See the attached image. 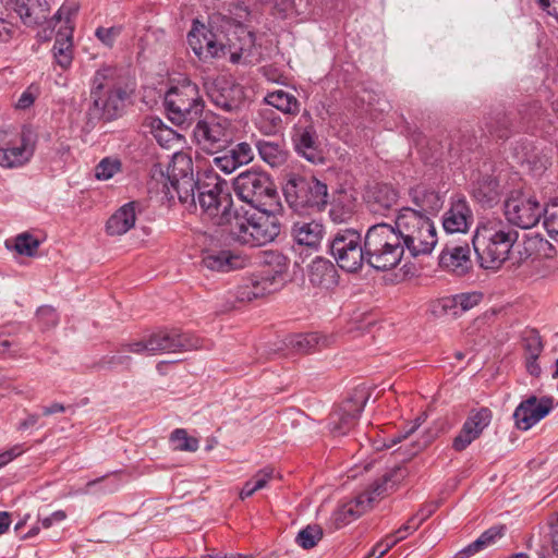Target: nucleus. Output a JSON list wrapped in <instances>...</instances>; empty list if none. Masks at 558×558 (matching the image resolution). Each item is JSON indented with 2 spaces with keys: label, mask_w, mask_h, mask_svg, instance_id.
Listing matches in <instances>:
<instances>
[{
  "label": "nucleus",
  "mask_w": 558,
  "mask_h": 558,
  "mask_svg": "<svg viewBox=\"0 0 558 558\" xmlns=\"http://www.w3.org/2000/svg\"><path fill=\"white\" fill-rule=\"evenodd\" d=\"M138 202H130L121 206L107 221V232L110 235H122L135 226L136 215L140 211Z\"/></svg>",
  "instance_id": "c85d7f7f"
},
{
  "label": "nucleus",
  "mask_w": 558,
  "mask_h": 558,
  "mask_svg": "<svg viewBox=\"0 0 558 558\" xmlns=\"http://www.w3.org/2000/svg\"><path fill=\"white\" fill-rule=\"evenodd\" d=\"M411 201L420 208V211L427 214L437 213L444 204L440 194L433 189L418 184L409 191Z\"/></svg>",
  "instance_id": "c756f323"
},
{
  "label": "nucleus",
  "mask_w": 558,
  "mask_h": 558,
  "mask_svg": "<svg viewBox=\"0 0 558 558\" xmlns=\"http://www.w3.org/2000/svg\"><path fill=\"white\" fill-rule=\"evenodd\" d=\"M233 189L238 197L254 206L263 204V199L272 198L276 189L270 178L258 170H246L240 173L233 181Z\"/></svg>",
  "instance_id": "f8f14e48"
},
{
  "label": "nucleus",
  "mask_w": 558,
  "mask_h": 558,
  "mask_svg": "<svg viewBox=\"0 0 558 558\" xmlns=\"http://www.w3.org/2000/svg\"><path fill=\"white\" fill-rule=\"evenodd\" d=\"M395 228L404 250L411 256L428 255L437 244L436 228L430 218L418 209L402 208L395 220Z\"/></svg>",
  "instance_id": "20e7f679"
},
{
  "label": "nucleus",
  "mask_w": 558,
  "mask_h": 558,
  "mask_svg": "<svg viewBox=\"0 0 558 558\" xmlns=\"http://www.w3.org/2000/svg\"><path fill=\"white\" fill-rule=\"evenodd\" d=\"M506 527L504 525L493 526L482 533L478 537L482 541V546L484 549L495 545L499 539H501L505 535Z\"/></svg>",
  "instance_id": "5fc2aeb1"
},
{
  "label": "nucleus",
  "mask_w": 558,
  "mask_h": 558,
  "mask_svg": "<svg viewBox=\"0 0 558 558\" xmlns=\"http://www.w3.org/2000/svg\"><path fill=\"white\" fill-rule=\"evenodd\" d=\"M171 441L174 449L181 451H196L198 448V440L190 437L184 429L178 428L171 434Z\"/></svg>",
  "instance_id": "8fccbe9b"
},
{
  "label": "nucleus",
  "mask_w": 558,
  "mask_h": 558,
  "mask_svg": "<svg viewBox=\"0 0 558 558\" xmlns=\"http://www.w3.org/2000/svg\"><path fill=\"white\" fill-rule=\"evenodd\" d=\"M204 180V175L194 180V178L179 179L168 181V185L170 187L171 195L169 197H173L174 193L178 195L180 202L182 204H191L196 205V194L199 192V183Z\"/></svg>",
  "instance_id": "72a5a7b5"
},
{
  "label": "nucleus",
  "mask_w": 558,
  "mask_h": 558,
  "mask_svg": "<svg viewBox=\"0 0 558 558\" xmlns=\"http://www.w3.org/2000/svg\"><path fill=\"white\" fill-rule=\"evenodd\" d=\"M122 165L118 158L106 157L95 168V177L107 181L121 171Z\"/></svg>",
  "instance_id": "49530a36"
},
{
  "label": "nucleus",
  "mask_w": 558,
  "mask_h": 558,
  "mask_svg": "<svg viewBox=\"0 0 558 558\" xmlns=\"http://www.w3.org/2000/svg\"><path fill=\"white\" fill-rule=\"evenodd\" d=\"M193 348H197L196 344L186 335L177 330H160L145 340L133 341L123 345L125 352L143 355L180 352Z\"/></svg>",
  "instance_id": "1a4fd4ad"
},
{
  "label": "nucleus",
  "mask_w": 558,
  "mask_h": 558,
  "mask_svg": "<svg viewBox=\"0 0 558 558\" xmlns=\"http://www.w3.org/2000/svg\"><path fill=\"white\" fill-rule=\"evenodd\" d=\"M197 202L202 213L213 220L214 225H229L234 216L231 211L233 202L227 191V183L213 170L204 172Z\"/></svg>",
  "instance_id": "6e6552de"
},
{
  "label": "nucleus",
  "mask_w": 558,
  "mask_h": 558,
  "mask_svg": "<svg viewBox=\"0 0 558 558\" xmlns=\"http://www.w3.org/2000/svg\"><path fill=\"white\" fill-rule=\"evenodd\" d=\"M541 8L558 21V0H537Z\"/></svg>",
  "instance_id": "774afa93"
},
{
  "label": "nucleus",
  "mask_w": 558,
  "mask_h": 558,
  "mask_svg": "<svg viewBox=\"0 0 558 558\" xmlns=\"http://www.w3.org/2000/svg\"><path fill=\"white\" fill-rule=\"evenodd\" d=\"M482 541H480L478 538L475 539L473 543H471L470 545H468L466 547H464L463 549H461L456 556L454 558H470L472 556H474L476 553L483 550V546H482Z\"/></svg>",
  "instance_id": "e2e57ef3"
},
{
  "label": "nucleus",
  "mask_w": 558,
  "mask_h": 558,
  "mask_svg": "<svg viewBox=\"0 0 558 558\" xmlns=\"http://www.w3.org/2000/svg\"><path fill=\"white\" fill-rule=\"evenodd\" d=\"M187 41L194 53L203 61L221 58L227 53L223 36L197 21L187 35Z\"/></svg>",
  "instance_id": "f3484780"
},
{
  "label": "nucleus",
  "mask_w": 558,
  "mask_h": 558,
  "mask_svg": "<svg viewBox=\"0 0 558 558\" xmlns=\"http://www.w3.org/2000/svg\"><path fill=\"white\" fill-rule=\"evenodd\" d=\"M483 299L481 292H464L444 300V307H459L462 312H466L478 305Z\"/></svg>",
  "instance_id": "37998d69"
},
{
  "label": "nucleus",
  "mask_w": 558,
  "mask_h": 558,
  "mask_svg": "<svg viewBox=\"0 0 558 558\" xmlns=\"http://www.w3.org/2000/svg\"><path fill=\"white\" fill-rule=\"evenodd\" d=\"M130 361H131V359L129 355L118 353V354L106 357L102 361V363L108 364L109 366H114V365H126L128 366L130 364Z\"/></svg>",
  "instance_id": "338daca9"
},
{
  "label": "nucleus",
  "mask_w": 558,
  "mask_h": 558,
  "mask_svg": "<svg viewBox=\"0 0 558 558\" xmlns=\"http://www.w3.org/2000/svg\"><path fill=\"white\" fill-rule=\"evenodd\" d=\"M7 7L17 14L24 25L35 26L47 19L48 9L35 0H8Z\"/></svg>",
  "instance_id": "cd10ccee"
},
{
  "label": "nucleus",
  "mask_w": 558,
  "mask_h": 558,
  "mask_svg": "<svg viewBox=\"0 0 558 558\" xmlns=\"http://www.w3.org/2000/svg\"><path fill=\"white\" fill-rule=\"evenodd\" d=\"M163 104L169 120L182 128L197 122L205 108L198 86L190 81L172 86L166 93Z\"/></svg>",
  "instance_id": "0eeeda50"
},
{
  "label": "nucleus",
  "mask_w": 558,
  "mask_h": 558,
  "mask_svg": "<svg viewBox=\"0 0 558 558\" xmlns=\"http://www.w3.org/2000/svg\"><path fill=\"white\" fill-rule=\"evenodd\" d=\"M398 202V192L388 185L377 189L374 194V201L369 203L371 211L385 216L386 211Z\"/></svg>",
  "instance_id": "58836bf2"
},
{
  "label": "nucleus",
  "mask_w": 558,
  "mask_h": 558,
  "mask_svg": "<svg viewBox=\"0 0 558 558\" xmlns=\"http://www.w3.org/2000/svg\"><path fill=\"white\" fill-rule=\"evenodd\" d=\"M213 162L217 169L227 174L232 173L239 168L228 153L222 156L215 157Z\"/></svg>",
  "instance_id": "bf43d9fd"
},
{
  "label": "nucleus",
  "mask_w": 558,
  "mask_h": 558,
  "mask_svg": "<svg viewBox=\"0 0 558 558\" xmlns=\"http://www.w3.org/2000/svg\"><path fill=\"white\" fill-rule=\"evenodd\" d=\"M407 475L408 472L402 466H396L385 473L380 480L372 484L368 490L359 495L354 500L342 505L332 513L331 522L333 526L340 529L359 518L367 509L372 508L373 502L378 498L393 490Z\"/></svg>",
  "instance_id": "39448f33"
},
{
  "label": "nucleus",
  "mask_w": 558,
  "mask_h": 558,
  "mask_svg": "<svg viewBox=\"0 0 558 558\" xmlns=\"http://www.w3.org/2000/svg\"><path fill=\"white\" fill-rule=\"evenodd\" d=\"M420 527V522H416V517H412L409 519L407 523L400 526L396 531V535L399 536L401 541L405 539L410 534L415 532Z\"/></svg>",
  "instance_id": "052dcab7"
},
{
  "label": "nucleus",
  "mask_w": 558,
  "mask_h": 558,
  "mask_svg": "<svg viewBox=\"0 0 558 558\" xmlns=\"http://www.w3.org/2000/svg\"><path fill=\"white\" fill-rule=\"evenodd\" d=\"M265 102L284 114L295 116L300 112V101L282 89L267 94Z\"/></svg>",
  "instance_id": "e433bc0d"
},
{
  "label": "nucleus",
  "mask_w": 558,
  "mask_h": 558,
  "mask_svg": "<svg viewBox=\"0 0 558 558\" xmlns=\"http://www.w3.org/2000/svg\"><path fill=\"white\" fill-rule=\"evenodd\" d=\"M265 263L268 266H271L272 269L268 271L260 272L263 277H266L268 281L275 282L279 281V290L284 284V277L289 269V259L281 253L278 252H269L266 255Z\"/></svg>",
  "instance_id": "c9c22d12"
},
{
  "label": "nucleus",
  "mask_w": 558,
  "mask_h": 558,
  "mask_svg": "<svg viewBox=\"0 0 558 558\" xmlns=\"http://www.w3.org/2000/svg\"><path fill=\"white\" fill-rule=\"evenodd\" d=\"M361 234L354 229L340 230L330 244V252L338 266L349 272L359 270L366 262Z\"/></svg>",
  "instance_id": "9d476101"
},
{
  "label": "nucleus",
  "mask_w": 558,
  "mask_h": 558,
  "mask_svg": "<svg viewBox=\"0 0 558 558\" xmlns=\"http://www.w3.org/2000/svg\"><path fill=\"white\" fill-rule=\"evenodd\" d=\"M256 147L260 158L271 167H279L286 161V153L279 143L258 141Z\"/></svg>",
  "instance_id": "a19ab883"
},
{
  "label": "nucleus",
  "mask_w": 558,
  "mask_h": 558,
  "mask_svg": "<svg viewBox=\"0 0 558 558\" xmlns=\"http://www.w3.org/2000/svg\"><path fill=\"white\" fill-rule=\"evenodd\" d=\"M426 415L422 414L417 416L409 426L396 436L388 438L383 447L391 448L398 444H402L398 450L407 458H412L425 449L434 439V435L426 430L416 439H413L414 434L420 426L425 422Z\"/></svg>",
  "instance_id": "a211bd4d"
},
{
  "label": "nucleus",
  "mask_w": 558,
  "mask_h": 558,
  "mask_svg": "<svg viewBox=\"0 0 558 558\" xmlns=\"http://www.w3.org/2000/svg\"><path fill=\"white\" fill-rule=\"evenodd\" d=\"M330 338L317 332L295 335L288 339V345L298 353H310L316 349L327 347Z\"/></svg>",
  "instance_id": "f704fd0d"
},
{
  "label": "nucleus",
  "mask_w": 558,
  "mask_h": 558,
  "mask_svg": "<svg viewBox=\"0 0 558 558\" xmlns=\"http://www.w3.org/2000/svg\"><path fill=\"white\" fill-rule=\"evenodd\" d=\"M492 411L487 408L473 410L465 420L460 433L453 439L452 447L457 451L464 450L477 439L483 430L490 424Z\"/></svg>",
  "instance_id": "aec40b11"
},
{
  "label": "nucleus",
  "mask_w": 558,
  "mask_h": 558,
  "mask_svg": "<svg viewBox=\"0 0 558 558\" xmlns=\"http://www.w3.org/2000/svg\"><path fill=\"white\" fill-rule=\"evenodd\" d=\"M525 357L531 356L532 359L538 357L543 351V342L541 336L535 330L529 331L524 339Z\"/></svg>",
  "instance_id": "603ef678"
},
{
  "label": "nucleus",
  "mask_w": 558,
  "mask_h": 558,
  "mask_svg": "<svg viewBox=\"0 0 558 558\" xmlns=\"http://www.w3.org/2000/svg\"><path fill=\"white\" fill-rule=\"evenodd\" d=\"M194 178L193 177V161L190 155L183 151H177L173 154L172 159L167 168V174L161 170L153 174V180L156 183H161V192L165 195H171L168 181Z\"/></svg>",
  "instance_id": "4be33fe9"
},
{
  "label": "nucleus",
  "mask_w": 558,
  "mask_h": 558,
  "mask_svg": "<svg viewBox=\"0 0 558 558\" xmlns=\"http://www.w3.org/2000/svg\"><path fill=\"white\" fill-rule=\"evenodd\" d=\"M355 213V202L347 194L340 195L331 204L329 217L335 223L349 222Z\"/></svg>",
  "instance_id": "4c0bfd02"
},
{
  "label": "nucleus",
  "mask_w": 558,
  "mask_h": 558,
  "mask_svg": "<svg viewBox=\"0 0 558 558\" xmlns=\"http://www.w3.org/2000/svg\"><path fill=\"white\" fill-rule=\"evenodd\" d=\"M544 227L548 235L558 242V198L551 201L545 208Z\"/></svg>",
  "instance_id": "de8ad7c7"
},
{
  "label": "nucleus",
  "mask_w": 558,
  "mask_h": 558,
  "mask_svg": "<svg viewBox=\"0 0 558 558\" xmlns=\"http://www.w3.org/2000/svg\"><path fill=\"white\" fill-rule=\"evenodd\" d=\"M35 135L29 128L3 140L0 145V167L12 169L26 165L35 151Z\"/></svg>",
  "instance_id": "4468645a"
},
{
  "label": "nucleus",
  "mask_w": 558,
  "mask_h": 558,
  "mask_svg": "<svg viewBox=\"0 0 558 558\" xmlns=\"http://www.w3.org/2000/svg\"><path fill=\"white\" fill-rule=\"evenodd\" d=\"M238 167L247 165L253 160L254 154L250 144L242 142L227 151Z\"/></svg>",
  "instance_id": "3c124183"
},
{
  "label": "nucleus",
  "mask_w": 558,
  "mask_h": 558,
  "mask_svg": "<svg viewBox=\"0 0 558 558\" xmlns=\"http://www.w3.org/2000/svg\"><path fill=\"white\" fill-rule=\"evenodd\" d=\"M369 396L371 393L365 388L356 389L351 398L331 413L329 417L330 433L335 436L349 433L360 417Z\"/></svg>",
  "instance_id": "2eb2a0df"
},
{
  "label": "nucleus",
  "mask_w": 558,
  "mask_h": 558,
  "mask_svg": "<svg viewBox=\"0 0 558 558\" xmlns=\"http://www.w3.org/2000/svg\"><path fill=\"white\" fill-rule=\"evenodd\" d=\"M293 142L298 151L308 161L314 162L317 159L316 133L313 126L295 125Z\"/></svg>",
  "instance_id": "473e14b6"
},
{
  "label": "nucleus",
  "mask_w": 558,
  "mask_h": 558,
  "mask_svg": "<svg viewBox=\"0 0 558 558\" xmlns=\"http://www.w3.org/2000/svg\"><path fill=\"white\" fill-rule=\"evenodd\" d=\"M290 233L296 244L316 248L323 240L325 229L317 220L300 218L292 222Z\"/></svg>",
  "instance_id": "393cba45"
},
{
  "label": "nucleus",
  "mask_w": 558,
  "mask_h": 558,
  "mask_svg": "<svg viewBox=\"0 0 558 558\" xmlns=\"http://www.w3.org/2000/svg\"><path fill=\"white\" fill-rule=\"evenodd\" d=\"M72 33L73 26H60L52 48L57 63L63 69L69 68L73 59Z\"/></svg>",
  "instance_id": "7c9ffc66"
},
{
  "label": "nucleus",
  "mask_w": 558,
  "mask_h": 558,
  "mask_svg": "<svg viewBox=\"0 0 558 558\" xmlns=\"http://www.w3.org/2000/svg\"><path fill=\"white\" fill-rule=\"evenodd\" d=\"M40 242L32 234L25 232L15 238L14 247L20 255L35 256Z\"/></svg>",
  "instance_id": "09e8293b"
},
{
  "label": "nucleus",
  "mask_w": 558,
  "mask_h": 558,
  "mask_svg": "<svg viewBox=\"0 0 558 558\" xmlns=\"http://www.w3.org/2000/svg\"><path fill=\"white\" fill-rule=\"evenodd\" d=\"M35 99L36 95L32 93L31 88H27L17 99L15 107L17 109H27L34 104Z\"/></svg>",
  "instance_id": "0e129e2a"
},
{
  "label": "nucleus",
  "mask_w": 558,
  "mask_h": 558,
  "mask_svg": "<svg viewBox=\"0 0 558 558\" xmlns=\"http://www.w3.org/2000/svg\"><path fill=\"white\" fill-rule=\"evenodd\" d=\"M278 283L279 281H268V279L263 277L260 274H254L243 279L238 286L235 290V298L239 302H251L255 299L263 298L278 291Z\"/></svg>",
  "instance_id": "b1692460"
},
{
  "label": "nucleus",
  "mask_w": 558,
  "mask_h": 558,
  "mask_svg": "<svg viewBox=\"0 0 558 558\" xmlns=\"http://www.w3.org/2000/svg\"><path fill=\"white\" fill-rule=\"evenodd\" d=\"M498 182L493 178H484L474 187V196L484 204L495 202L499 195Z\"/></svg>",
  "instance_id": "c03bdc74"
},
{
  "label": "nucleus",
  "mask_w": 558,
  "mask_h": 558,
  "mask_svg": "<svg viewBox=\"0 0 558 558\" xmlns=\"http://www.w3.org/2000/svg\"><path fill=\"white\" fill-rule=\"evenodd\" d=\"M505 216L509 223L522 229L537 225L545 209L535 196L522 192H512L505 202Z\"/></svg>",
  "instance_id": "9b49d317"
},
{
  "label": "nucleus",
  "mask_w": 558,
  "mask_h": 558,
  "mask_svg": "<svg viewBox=\"0 0 558 558\" xmlns=\"http://www.w3.org/2000/svg\"><path fill=\"white\" fill-rule=\"evenodd\" d=\"M24 452V449L21 445H15L9 450H5L4 452L0 453V468L7 465L9 462H11L16 457L21 456Z\"/></svg>",
  "instance_id": "680f3d73"
},
{
  "label": "nucleus",
  "mask_w": 558,
  "mask_h": 558,
  "mask_svg": "<svg viewBox=\"0 0 558 558\" xmlns=\"http://www.w3.org/2000/svg\"><path fill=\"white\" fill-rule=\"evenodd\" d=\"M66 513L63 510H58L51 513L49 517H46L40 520L41 526L44 529H49L53 523L62 522L65 520Z\"/></svg>",
  "instance_id": "69168bd1"
},
{
  "label": "nucleus",
  "mask_w": 558,
  "mask_h": 558,
  "mask_svg": "<svg viewBox=\"0 0 558 558\" xmlns=\"http://www.w3.org/2000/svg\"><path fill=\"white\" fill-rule=\"evenodd\" d=\"M518 238V231L499 218L481 221L473 236V247L481 267L499 269L509 258Z\"/></svg>",
  "instance_id": "f257e3e1"
},
{
  "label": "nucleus",
  "mask_w": 558,
  "mask_h": 558,
  "mask_svg": "<svg viewBox=\"0 0 558 558\" xmlns=\"http://www.w3.org/2000/svg\"><path fill=\"white\" fill-rule=\"evenodd\" d=\"M150 129L153 136L161 147L171 148L182 141V136L167 126L160 119H151Z\"/></svg>",
  "instance_id": "ea45409f"
},
{
  "label": "nucleus",
  "mask_w": 558,
  "mask_h": 558,
  "mask_svg": "<svg viewBox=\"0 0 558 558\" xmlns=\"http://www.w3.org/2000/svg\"><path fill=\"white\" fill-rule=\"evenodd\" d=\"M231 236L239 243L250 246H263L272 242L280 233V223L276 216L266 211L248 215L234 214L229 223Z\"/></svg>",
  "instance_id": "423d86ee"
},
{
  "label": "nucleus",
  "mask_w": 558,
  "mask_h": 558,
  "mask_svg": "<svg viewBox=\"0 0 558 558\" xmlns=\"http://www.w3.org/2000/svg\"><path fill=\"white\" fill-rule=\"evenodd\" d=\"M121 31L120 26L98 27L95 35L105 46L112 47Z\"/></svg>",
  "instance_id": "6e6d98bb"
},
{
  "label": "nucleus",
  "mask_w": 558,
  "mask_h": 558,
  "mask_svg": "<svg viewBox=\"0 0 558 558\" xmlns=\"http://www.w3.org/2000/svg\"><path fill=\"white\" fill-rule=\"evenodd\" d=\"M308 278L314 286L330 288L337 283V269L331 262L317 257L310 265Z\"/></svg>",
  "instance_id": "2f4dec72"
},
{
  "label": "nucleus",
  "mask_w": 558,
  "mask_h": 558,
  "mask_svg": "<svg viewBox=\"0 0 558 558\" xmlns=\"http://www.w3.org/2000/svg\"><path fill=\"white\" fill-rule=\"evenodd\" d=\"M80 5L75 0H66L54 14L57 23L63 22V26H72L71 20L78 12Z\"/></svg>",
  "instance_id": "864d4df0"
},
{
  "label": "nucleus",
  "mask_w": 558,
  "mask_h": 558,
  "mask_svg": "<svg viewBox=\"0 0 558 558\" xmlns=\"http://www.w3.org/2000/svg\"><path fill=\"white\" fill-rule=\"evenodd\" d=\"M439 264L442 268L458 275L463 276L472 268L470 258V247L465 245H447L440 256Z\"/></svg>",
  "instance_id": "bb28decb"
},
{
  "label": "nucleus",
  "mask_w": 558,
  "mask_h": 558,
  "mask_svg": "<svg viewBox=\"0 0 558 558\" xmlns=\"http://www.w3.org/2000/svg\"><path fill=\"white\" fill-rule=\"evenodd\" d=\"M194 136L205 150L209 153L221 150L232 141L231 123L214 114L206 116L197 121Z\"/></svg>",
  "instance_id": "ddd939ff"
},
{
  "label": "nucleus",
  "mask_w": 558,
  "mask_h": 558,
  "mask_svg": "<svg viewBox=\"0 0 558 558\" xmlns=\"http://www.w3.org/2000/svg\"><path fill=\"white\" fill-rule=\"evenodd\" d=\"M37 318L46 328L53 327L58 323L57 313L51 306H41L38 308Z\"/></svg>",
  "instance_id": "13d9d810"
},
{
  "label": "nucleus",
  "mask_w": 558,
  "mask_h": 558,
  "mask_svg": "<svg viewBox=\"0 0 558 558\" xmlns=\"http://www.w3.org/2000/svg\"><path fill=\"white\" fill-rule=\"evenodd\" d=\"M208 97L218 109L233 114H238L245 102L243 87L228 81H219L210 86Z\"/></svg>",
  "instance_id": "6ab92c4d"
},
{
  "label": "nucleus",
  "mask_w": 558,
  "mask_h": 558,
  "mask_svg": "<svg viewBox=\"0 0 558 558\" xmlns=\"http://www.w3.org/2000/svg\"><path fill=\"white\" fill-rule=\"evenodd\" d=\"M393 225L379 222L369 227L364 235L366 263L376 270H390L397 267L404 247Z\"/></svg>",
  "instance_id": "7ed1b4c3"
},
{
  "label": "nucleus",
  "mask_w": 558,
  "mask_h": 558,
  "mask_svg": "<svg viewBox=\"0 0 558 558\" xmlns=\"http://www.w3.org/2000/svg\"><path fill=\"white\" fill-rule=\"evenodd\" d=\"M551 410L549 399L538 400L532 396L522 401L513 413L515 426L521 430H527L545 417Z\"/></svg>",
  "instance_id": "412c9836"
},
{
  "label": "nucleus",
  "mask_w": 558,
  "mask_h": 558,
  "mask_svg": "<svg viewBox=\"0 0 558 558\" xmlns=\"http://www.w3.org/2000/svg\"><path fill=\"white\" fill-rule=\"evenodd\" d=\"M472 210L465 199L454 201L442 216V227L447 233H465L472 223Z\"/></svg>",
  "instance_id": "a878e982"
},
{
  "label": "nucleus",
  "mask_w": 558,
  "mask_h": 558,
  "mask_svg": "<svg viewBox=\"0 0 558 558\" xmlns=\"http://www.w3.org/2000/svg\"><path fill=\"white\" fill-rule=\"evenodd\" d=\"M281 122V118L272 109L265 108L259 111L255 124L263 134L272 135L279 132Z\"/></svg>",
  "instance_id": "79ce46f5"
},
{
  "label": "nucleus",
  "mask_w": 558,
  "mask_h": 558,
  "mask_svg": "<svg viewBox=\"0 0 558 558\" xmlns=\"http://www.w3.org/2000/svg\"><path fill=\"white\" fill-rule=\"evenodd\" d=\"M323 530L319 525L313 524L302 529L296 535V543L304 549H311L322 539Z\"/></svg>",
  "instance_id": "a18cd8bd"
},
{
  "label": "nucleus",
  "mask_w": 558,
  "mask_h": 558,
  "mask_svg": "<svg viewBox=\"0 0 558 558\" xmlns=\"http://www.w3.org/2000/svg\"><path fill=\"white\" fill-rule=\"evenodd\" d=\"M272 478L274 469L265 468L256 472L250 481L253 482V487L258 492L265 488Z\"/></svg>",
  "instance_id": "4d7b16f0"
},
{
  "label": "nucleus",
  "mask_w": 558,
  "mask_h": 558,
  "mask_svg": "<svg viewBox=\"0 0 558 558\" xmlns=\"http://www.w3.org/2000/svg\"><path fill=\"white\" fill-rule=\"evenodd\" d=\"M114 71L110 68L98 70L92 81L90 104L86 117L90 124L118 118L125 105L128 92L113 83Z\"/></svg>",
  "instance_id": "f03ea898"
},
{
  "label": "nucleus",
  "mask_w": 558,
  "mask_h": 558,
  "mask_svg": "<svg viewBox=\"0 0 558 558\" xmlns=\"http://www.w3.org/2000/svg\"><path fill=\"white\" fill-rule=\"evenodd\" d=\"M250 259L238 252L221 250L209 252L202 258V265L213 271L229 272L244 268Z\"/></svg>",
  "instance_id": "5701e85b"
},
{
  "label": "nucleus",
  "mask_w": 558,
  "mask_h": 558,
  "mask_svg": "<svg viewBox=\"0 0 558 558\" xmlns=\"http://www.w3.org/2000/svg\"><path fill=\"white\" fill-rule=\"evenodd\" d=\"M294 199L289 201L295 210L302 208H314L322 210L327 204V185L314 177L302 178L293 182ZM292 197L291 191H287V198Z\"/></svg>",
  "instance_id": "dca6fc26"
}]
</instances>
